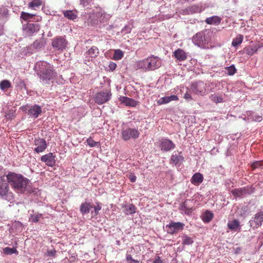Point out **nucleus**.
<instances>
[{
    "instance_id": "nucleus-19",
    "label": "nucleus",
    "mask_w": 263,
    "mask_h": 263,
    "mask_svg": "<svg viewBox=\"0 0 263 263\" xmlns=\"http://www.w3.org/2000/svg\"><path fill=\"white\" fill-rule=\"evenodd\" d=\"M174 146V144L170 140L162 139L161 142L160 147L161 150L168 151L173 148Z\"/></svg>"
},
{
    "instance_id": "nucleus-4",
    "label": "nucleus",
    "mask_w": 263,
    "mask_h": 263,
    "mask_svg": "<svg viewBox=\"0 0 263 263\" xmlns=\"http://www.w3.org/2000/svg\"><path fill=\"white\" fill-rule=\"evenodd\" d=\"M209 86L208 84L202 81L194 82L191 85L190 91L195 95L204 96L207 93Z\"/></svg>"
},
{
    "instance_id": "nucleus-41",
    "label": "nucleus",
    "mask_w": 263,
    "mask_h": 263,
    "mask_svg": "<svg viewBox=\"0 0 263 263\" xmlns=\"http://www.w3.org/2000/svg\"><path fill=\"white\" fill-rule=\"evenodd\" d=\"M86 143L90 147H91L96 146L98 144V142L95 141L91 138L87 139Z\"/></svg>"
},
{
    "instance_id": "nucleus-2",
    "label": "nucleus",
    "mask_w": 263,
    "mask_h": 263,
    "mask_svg": "<svg viewBox=\"0 0 263 263\" xmlns=\"http://www.w3.org/2000/svg\"><path fill=\"white\" fill-rule=\"evenodd\" d=\"M37 74L44 83H48L55 77V72L51 64L43 61L39 64Z\"/></svg>"
},
{
    "instance_id": "nucleus-34",
    "label": "nucleus",
    "mask_w": 263,
    "mask_h": 263,
    "mask_svg": "<svg viewBox=\"0 0 263 263\" xmlns=\"http://www.w3.org/2000/svg\"><path fill=\"white\" fill-rule=\"evenodd\" d=\"M42 5L41 0H32L28 4V7L30 8L35 9L36 7H39Z\"/></svg>"
},
{
    "instance_id": "nucleus-5",
    "label": "nucleus",
    "mask_w": 263,
    "mask_h": 263,
    "mask_svg": "<svg viewBox=\"0 0 263 263\" xmlns=\"http://www.w3.org/2000/svg\"><path fill=\"white\" fill-rule=\"evenodd\" d=\"M263 222V211H258L249 220V226L256 229L261 226Z\"/></svg>"
},
{
    "instance_id": "nucleus-15",
    "label": "nucleus",
    "mask_w": 263,
    "mask_h": 263,
    "mask_svg": "<svg viewBox=\"0 0 263 263\" xmlns=\"http://www.w3.org/2000/svg\"><path fill=\"white\" fill-rule=\"evenodd\" d=\"M5 176H0V195L4 196L6 195L9 191L8 184L5 181Z\"/></svg>"
},
{
    "instance_id": "nucleus-43",
    "label": "nucleus",
    "mask_w": 263,
    "mask_h": 263,
    "mask_svg": "<svg viewBox=\"0 0 263 263\" xmlns=\"http://www.w3.org/2000/svg\"><path fill=\"white\" fill-rule=\"evenodd\" d=\"M180 159V157L179 156H177L176 154H173L172 156L171 161L175 164L178 163Z\"/></svg>"
},
{
    "instance_id": "nucleus-52",
    "label": "nucleus",
    "mask_w": 263,
    "mask_h": 263,
    "mask_svg": "<svg viewBox=\"0 0 263 263\" xmlns=\"http://www.w3.org/2000/svg\"><path fill=\"white\" fill-rule=\"evenodd\" d=\"M126 258L127 261H136V260L133 258L132 256L130 254H126Z\"/></svg>"
},
{
    "instance_id": "nucleus-62",
    "label": "nucleus",
    "mask_w": 263,
    "mask_h": 263,
    "mask_svg": "<svg viewBox=\"0 0 263 263\" xmlns=\"http://www.w3.org/2000/svg\"><path fill=\"white\" fill-rule=\"evenodd\" d=\"M135 263H139V261L138 260H136V261H134Z\"/></svg>"
},
{
    "instance_id": "nucleus-8",
    "label": "nucleus",
    "mask_w": 263,
    "mask_h": 263,
    "mask_svg": "<svg viewBox=\"0 0 263 263\" xmlns=\"http://www.w3.org/2000/svg\"><path fill=\"white\" fill-rule=\"evenodd\" d=\"M40 29V26L37 24L27 23L23 26V30L26 35L32 36L34 33L37 32Z\"/></svg>"
},
{
    "instance_id": "nucleus-6",
    "label": "nucleus",
    "mask_w": 263,
    "mask_h": 263,
    "mask_svg": "<svg viewBox=\"0 0 263 263\" xmlns=\"http://www.w3.org/2000/svg\"><path fill=\"white\" fill-rule=\"evenodd\" d=\"M22 109L24 111L27 110L28 115L34 118H37L42 112L41 107L37 105H34L30 107L28 105L23 106L22 107Z\"/></svg>"
},
{
    "instance_id": "nucleus-1",
    "label": "nucleus",
    "mask_w": 263,
    "mask_h": 263,
    "mask_svg": "<svg viewBox=\"0 0 263 263\" xmlns=\"http://www.w3.org/2000/svg\"><path fill=\"white\" fill-rule=\"evenodd\" d=\"M6 177L8 182L15 191L24 193L27 190L29 180L22 175L9 172Z\"/></svg>"
},
{
    "instance_id": "nucleus-54",
    "label": "nucleus",
    "mask_w": 263,
    "mask_h": 263,
    "mask_svg": "<svg viewBox=\"0 0 263 263\" xmlns=\"http://www.w3.org/2000/svg\"><path fill=\"white\" fill-rule=\"evenodd\" d=\"M117 65L114 63H110L109 65L110 70H114L116 69Z\"/></svg>"
},
{
    "instance_id": "nucleus-24",
    "label": "nucleus",
    "mask_w": 263,
    "mask_h": 263,
    "mask_svg": "<svg viewBox=\"0 0 263 263\" xmlns=\"http://www.w3.org/2000/svg\"><path fill=\"white\" fill-rule=\"evenodd\" d=\"M92 208V205L89 202H85L81 204L80 211L81 213L84 215L89 212L90 210Z\"/></svg>"
},
{
    "instance_id": "nucleus-35",
    "label": "nucleus",
    "mask_w": 263,
    "mask_h": 263,
    "mask_svg": "<svg viewBox=\"0 0 263 263\" xmlns=\"http://www.w3.org/2000/svg\"><path fill=\"white\" fill-rule=\"evenodd\" d=\"M11 87V83L8 80H3L0 83V88L2 90H5V89L10 88Z\"/></svg>"
},
{
    "instance_id": "nucleus-53",
    "label": "nucleus",
    "mask_w": 263,
    "mask_h": 263,
    "mask_svg": "<svg viewBox=\"0 0 263 263\" xmlns=\"http://www.w3.org/2000/svg\"><path fill=\"white\" fill-rule=\"evenodd\" d=\"M136 176L134 174H131L129 176V179L132 182H135L136 180Z\"/></svg>"
},
{
    "instance_id": "nucleus-22",
    "label": "nucleus",
    "mask_w": 263,
    "mask_h": 263,
    "mask_svg": "<svg viewBox=\"0 0 263 263\" xmlns=\"http://www.w3.org/2000/svg\"><path fill=\"white\" fill-rule=\"evenodd\" d=\"M178 97L176 95H172L171 96H165L162 97L157 101V103L159 105L168 103L173 101L178 100Z\"/></svg>"
},
{
    "instance_id": "nucleus-56",
    "label": "nucleus",
    "mask_w": 263,
    "mask_h": 263,
    "mask_svg": "<svg viewBox=\"0 0 263 263\" xmlns=\"http://www.w3.org/2000/svg\"><path fill=\"white\" fill-rule=\"evenodd\" d=\"M153 263H163V261L159 256H157Z\"/></svg>"
},
{
    "instance_id": "nucleus-29",
    "label": "nucleus",
    "mask_w": 263,
    "mask_h": 263,
    "mask_svg": "<svg viewBox=\"0 0 263 263\" xmlns=\"http://www.w3.org/2000/svg\"><path fill=\"white\" fill-rule=\"evenodd\" d=\"M236 72V69L234 65L224 67V72L229 76H233Z\"/></svg>"
},
{
    "instance_id": "nucleus-60",
    "label": "nucleus",
    "mask_w": 263,
    "mask_h": 263,
    "mask_svg": "<svg viewBox=\"0 0 263 263\" xmlns=\"http://www.w3.org/2000/svg\"><path fill=\"white\" fill-rule=\"evenodd\" d=\"M191 193V192H189L188 191H186V192L183 194V196H184V197H186V195L187 196H189V194Z\"/></svg>"
},
{
    "instance_id": "nucleus-49",
    "label": "nucleus",
    "mask_w": 263,
    "mask_h": 263,
    "mask_svg": "<svg viewBox=\"0 0 263 263\" xmlns=\"http://www.w3.org/2000/svg\"><path fill=\"white\" fill-rule=\"evenodd\" d=\"M184 98L186 99V101H189L192 99L191 95L188 92H186L184 96Z\"/></svg>"
},
{
    "instance_id": "nucleus-44",
    "label": "nucleus",
    "mask_w": 263,
    "mask_h": 263,
    "mask_svg": "<svg viewBox=\"0 0 263 263\" xmlns=\"http://www.w3.org/2000/svg\"><path fill=\"white\" fill-rule=\"evenodd\" d=\"M261 161H255L252 163L251 167L253 168H256L259 167L261 166Z\"/></svg>"
},
{
    "instance_id": "nucleus-12",
    "label": "nucleus",
    "mask_w": 263,
    "mask_h": 263,
    "mask_svg": "<svg viewBox=\"0 0 263 263\" xmlns=\"http://www.w3.org/2000/svg\"><path fill=\"white\" fill-rule=\"evenodd\" d=\"M241 118L248 122L255 121L259 122L262 120L261 116L257 115L251 110L246 111L245 114L242 115Z\"/></svg>"
},
{
    "instance_id": "nucleus-14",
    "label": "nucleus",
    "mask_w": 263,
    "mask_h": 263,
    "mask_svg": "<svg viewBox=\"0 0 263 263\" xmlns=\"http://www.w3.org/2000/svg\"><path fill=\"white\" fill-rule=\"evenodd\" d=\"M41 160L49 166H53L55 163V156L52 153L42 156Z\"/></svg>"
},
{
    "instance_id": "nucleus-27",
    "label": "nucleus",
    "mask_w": 263,
    "mask_h": 263,
    "mask_svg": "<svg viewBox=\"0 0 263 263\" xmlns=\"http://www.w3.org/2000/svg\"><path fill=\"white\" fill-rule=\"evenodd\" d=\"M243 35L241 34H238L236 36V37L233 39L232 45L234 47H236L241 44V43L243 41Z\"/></svg>"
},
{
    "instance_id": "nucleus-59",
    "label": "nucleus",
    "mask_w": 263,
    "mask_h": 263,
    "mask_svg": "<svg viewBox=\"0 0 263 263\" xmlns=\"http://www.w3.org/2000/svg\"><path fill=\"white\" fill-rule=\"evenodd\" d=\"M4 34V27L0 25V36Z\"/></svg>"
},
{
    "instance_id": "nucleus-9",
    "label": "nucleus",
    "mask_w": 263,
    "mask_h": 263,
    "mask_svg": "<svg viewBox=\"0 0 263 263\" xmlns=\"http://www.w3.org/2000/svg\"><path fill=\"white\" fill-rule=\"evenodd\" d=\"M231 193L235 198H243L245 195L252 193L251 187L247 186L241 188L235 189L231 191Z\"/></svg>"
},
{
    "instance_id": "nucleus-58",
    "label": "nucleus",
    "mask_w": 263,
    "mask_h": 263,
    "mask_svg": "<svg viewBox=\"0 0 263 263\" xmlns=\"http://www.w3.org/2000/svg\"><path fill=\"white\" fill-rule=\"evenodd\" d=\"M186 58V53L182 50V61L185 60Z\"/></svg>"
},
{
    "instance_id": "nucleus-33",
    "label": "nucleus",
    "mask_w": 263,
    "mask_h": 263,
    "mask_svg": "<svg viewBox=\"0 0 263 263\" xmlns=\"http://www.w3.org/2000/svg\"><path fill=\"white\" fill-rule=\"evenodd\" d=\"M35 15L27 12L22 11L21 14L20 18L25 21H29Z\"/></svg>"
},
{
    "instance_id": "nucleus-26",
    "label": "nucleus",
    "mask_w": 263,
    "mask_h": 263,
    "mask_svg": "<svg viewBox=\"0 0 263 263\" xmlns=\"http://www.w3.org/2000/svg\"><path fill=\"white\" fill-rule=\"evenodd\" d=\"M124 208V213L126 215L133 214L136 213V208L133 204L125 205Z\"/></svg>"
},
{
    "instance_id": "nucleus-61",
    "label": "nucleus",
    "mask_w": 263,
    "mask_h": 263,
    "mask_svg": "<svg viewBox=\"0 0 263 263\" xmlns=\"http://www.w3.org/2000/svg\"><path fill=\"white\" fill-rule=\"evenodd\" d=\"M248 208L246 206H244L242 207V210H243L245 212H246L247 211Z\"/></svg>"
},
{
    "instance_id": "nucleus-32",
    "label": "nucleus",
    "mask_w": 263,
    "mask_h": 263,
    "mask_svg": "<svg viewBox=\"0 0 263 263\" xmlns=\"http://www.w3.org/2000/svg\"><path fill=\"white\" fill-rule=\"evenodd\" d=\"M188 200H185L183 203H182V211H184L185 213L187 215H190L193 211L192 207H187V202Z\"/></svg>"
},
{
    "instance_id": "nucleus-38",
    "label": "nucleus",
    "mask_w": 263,
    "mask_h": 263,
    "mask_svg": "<svg viewBox=\"0 0 263 263\" xmlns=\"http://www.w3.org/2000/svg\"><path fill=\"white\" fill-rule=\"evenodd\" d=\"M123 57V52L120 49H117L115 51L114 54L113 55V59L115 60H121Z\"/></svg>"
},
{
    "instance_id": "nucleus-47",
    "label": "nucleus",
    "mask_w": 263,
    "mask_h": 263,
    "mask_svg": "<svg viewBox=\"0 0 263 263\" xmlns=\"http://www.w3.org/2000/svg\"><path fill=\"white\" fill-rule=\"evenodd\" d=\"M190 11L192 13H196L199 12V8L196 6H193L190 8Z\"/></svg>"
},
{
    "instance_id": "nucleus-17",
    "label": "nucleus",
    "mask_w": 263,
    "mask_h": 263,
    "mask_svg": "<svg viewBox=\"0 0 263 263\" xmlns=\"http://www.w3.org/2000/svg\"><path fill=\"white\" fill-rule=\"evenodd\" d=\"M181 228L180 222H171L169 224H167L165 227L166 231L167 233L170 234H173L179 231Z\"/></svg>"
},
{
    "instance_id": "nucleus-21",
    "label": "nucleus",
    "mask_w": 263,
    "mask_h": 263,
    "mask_svg": "<svg viewBox=\"0 0 263 263\" xmlns=\"http://www.w3.org/2000/svg\"><path fill=\"white\" fill-rule=\"evenodd\" d=\"M203 180V176L200 173H195L191 178V182L195 185L198 186Z\"/></svg>"
},
{
    "instance_id": "nucleus-63",
    "label": "nucleus",
    "mask_w": 263,
    "mask_h": 263,
    "mask_svg": "<svg viewBox=\"0 0 263 263\" xmlns=\"http://www.w3.org/2000/svg\"><path fill=\"white\" fill-rule=\"evenodd\" d=\"M99 10L101 11L102 10V9L101 8H99Z\"/></svg>"
},
{
    "instance_id": "nucleus-30",
    "label": "nucleus",
    "mask_w": 263,
    "mask_h": 263,
    "mask_svg": "<svg viewBox=\"0 0 263 263\" xmlns=\"http://www.w3.org/2000/svg\"><path fill=\"white\" fill-rule=\"evenodd\" d=\"M137 67L138 68L144 69L145 70H149L147 59H145L143 60L139 61L137 63Z\"/></svg>"
},
{
    "instance_id": "nucleus-37",
    "label": "nucleus",
    "mask_w": 263,
    "mask_h": 263,
    "mask_svg": "<svg viewBox=\"0 0 263 263\" xmlns=\"http://www.w3.org/2000/svg\"><path fill=\"white\" fill-rule=\"evenodd\" d=\"M3 252L4 254L6 255H10L12 254H18V252L17 250L15 248H9V247H6L4 248L3 249Z\"/></svg>"
},
{
    "instance_id": "nucleus-25",
    "label": "nucleus",
    "mask_w": 263,
    "mask_h": 263,
    "mask_svg": "<svg viewBox=\"0 0 263 263\" xmlns=\"http://www.w3.org/2000/svg\"><path fill=\"white\" fill-rule=\"evenodd\" d=\"M214 217L213 213L210 211H206L202 215V219L204 223L210 222Z\"/></svg>"
},
{
    "instance_id": "nucleus-55",
    "label": "nucleus",
    "mask_w": 263,
    "mask_h": 263,
    "mask_svg": "<svg viewBox=\"0 0 263 263\" xmlns=\"http://www.w3.org/2000/svg\"><path fill=\"white\" fill-rule=\"evenodd\" d=\"M81 4L83 5V6H86L89 3V0H80Z\"/></svg>"
},
{
    "instance_id": "nucleus-64",
    "label": "nucleus",
    "mask_w": 263,
    "mask_h": 263,
    "mask_svg": "<svg viewBox=\"0 0 263 263\" xmlns=\"http://www.w3.org/2000/svg\"><path fill=\"white\" fill-rule=\"evenodd\" d=\"M99 14L98 15V14H97V15H96V16L98 17V16H99Z\"/></svg>"
},
{
    "instance_id": "nucleus-18",
    "label": "nucleus",
    "mask_w": 263,
    "mask_h": 263,
    "mask_svg": "<svg viewBox=\"0 0 263 263\" xmlns=\"http://www.w3.org/2000/svg\"><path fill=\"white\" fill-rule=\"evenodd\" d=\"M227 226L229 230L234 232H239L241 229L240 222L237 219H234L232 221H229L227 224Z\"/></svg>"
},
{
    "instance_id": "nucleus-20",
    "label": "nucleus",
    "mask_w": 263,
    "mask_h": 263,
    "mask_svg": "<svg viewBox=\"0 0 263 263\" xmlns=\"http://www.w3.org/2000/svg\"><path fill=\"white\" fill-rule=\"evenodd\" d=\"M121 103L124 104L126 106L131 107H135L137 105V102L132 98H130L125 96H121L119 98Z\"/></svg>"
},
{
    "instance_id": "nucleus-11",
    "label": "nucleus",
    "mask_w": 263,
    "mask_h": 263,
    "mask_svg": "<svg viewBox=\"0 0 263 263\" xmlns=\"http://www.w3.org/2000/svg\"><path fill=\"white\" fill-rule=\"evenodd\" d=\"M66 40L62 36H58L52 40V46L58 50H63L67 46Z\"/></svg>"
},
{
    "instance_id": "nucleus-23",
    "label": "nucleus",
    "mask_w": 263,
    "mask_h": 263,
    "mask_svg": "<svg viewBox=\"0 0 263 263\" xmlns=\"http://www.w3.org/2000/svg\"><path fill=\"white\" fill-rule=\"evenodd\" d=\"M221 21V18L217 15H214L207 17L205 20L206 24L213 25H218Z\"/></svg>"
},
{
    "instance_id": "nucleus-28",
    "label": "nucleus",
    "mask_w": 263,
    "mask_h": 263,
    "mask_svg": "<svg viewBox=\"0 0 263 263\" xmlns=\"http://www.w3.org/2000/svg\"><path fill=\"white\" fill-rule=\"evenodd\" d=\"M63 14L65 17L71 20H74L77 17V14L71 10H67L64 11Z\"/></svg>"
},
{
    "instance_id": "nucleus-3",
    "label": "nucleus",
    "mask_w": 263,
    "mask_h": 263,
    "mask_svg": "<svg viewBox=\"0 0 263 263\" xmlns=\"http://www.w3.org/2000/svg\"><path fill=\"white\" fill-rule=\"evenodd\" d=\"M210 41L209 32L206 30L197 33L192 39L193 43L201 48H208Z\"/></svg>"
},
{
    "instance_id": "nucleus-39",
    "label": "nucleus",
    "mask_w": 263,
    "mask_h": 263,
    "mask_svg": "<svg viewBox=\"0 0 263 263\" xmlns=\"http://www.w3.org/2000/svg\"><path fill=\"white\" fill-rule=\"evenodd\" d=\"M42 217V214H34L30 216L29 221L31 222H37Z\"/></svg>"
},
{
    "instance_id": "nucleus-50",
    "label": "nucleus",
    "mask_w": 263,
    "mask_h": 263,
    "mask_svg": "<svg viewBox=\"0 0 263 263\" xmlns=\"http://www.w3.org/2000/svg\"><path fill=\"white\" fill-rule=\"evenodd\" d=\"M56 251L55 250H52L50 251H48L47 254L48 256H54L55 255Z\"/></svg>"
},
{
    "instance_id": "nucleus-13",
    "label": "nucleus",
    "mask_w": 263,
    "mask_h": 263,
    "mask_svg": "<svg viewBox=\"0 0 263 263\" xmlns=\"http://www.w3.org/2000/svg\"><path fill=\"white\" fill-rule=\"evenodd\" d=\"M34 142V144L35 146L34 151L36 153L43 152L47 148V145L45 139L43 138H39L35 139Z\"/></svg>"
},
{
    "instance_id": "nucleus-45",
    "label": "nucleus",
    "mask_w": 263,
    "mask_h": 263,
    "mask_svg": "<svg viewBox=\"0 0 263 263\" xmlns=\"http://www.w3.org/2000/svg\"><path fill=\"white\" fill-rule=\"evenodd\" d=\"M175 57L178 60H181V49H178L177 50H176L174 53Z\"/></svg>"
},
{
    "instance_id": "nucleus-46",
    "label": "nucleus",
    "mask_w": 263,
    "mask_h": 263,
    "mask_svg": "<svg viewBox=\"0 0 263 263\" xmlns=\"http://www.w3.org/2000/svg\"><path fill=\"white\" fill-rule=\"evenodd\" d=\"M14 113L13 110H9L6 115V118L8 119H11L14 116Z\"/></svg>"
},
{
    "instance_id": "nucleus-42",
    "label": "nucleus",
    "mask_w": 263,
    "mask_h": 263,
    "mask_svg": "<svg viewBox=\"0 0 263 263\" xmlns=\"http://www.w3.org/2000/svg\"><path fill=\"white\" fill-rule=\"evenodd\" d=\"M245 50L248 55L251 56L257 51V49L255 48H246Z\"/></svg>"
},
{
    "instance_id": "nucleus-51",
    "label": "nucleus",
    "mask_w": 263,
    "mask_h": 263,
    "mask_svg": "<svg viewBox=\"0 0 263 263\" xmlns=\"http://www.w3.org/2000/svg\"><path fill=\"white\" fill-rule=\"evenodd\" d=\"M101 209V206L98 203L95 206H94V210L96 214H98V212Z\"/></svg>"
},
{
    "instance_id": "nucleus-16",
    "label": "nucleus",
    "mask_w": 263,
    "mask_h": 263,
    "mask_svg": "<svg viewBox=\"0 0 263 263\" xmlns=\"http://www.w3.org/2000/svg\"><path fill=\"white\" fill-rule=\"evenodd\" d=\"M149 70H154L160 66V62L157 58L151 57L147 58Z\"/></svg>"
},
{
    "instance_id": "nucleus-10",
    "label": "nucleus",
    "mask_w": 263,
    "mask_h": 263,
    "mask_svg": "<svg viewBox=\"0 0 263 263\" xmlns=\"http://www.w3.org/2000/svg\"><path fill=\"white\" fill-rule=\"evenodd\" d=\"M111 93L110 91H101L96 94L95 101L98 104H102L110 99Z\"/></svg>"
},
{
    "instance_id": "nucleus-7",
    "label": "nucleus",
    "mask_w": 263,
    "mask_h": 263,
    "mask_svg": "<svg viewBox=\"0 0 263 263\" xmlns=\"http://www.w3.org/2000/svg\"><path fill=\"white\" fill-rule=\"evenodd\" d=\"M139 132L135 128H128L121 133L122 138L124 141H127L130 139H137L139 136Z\"/></svg>"
},
{
    "instance_id": "nucleus-57",
    "label": "nucleus",
    "mask_w": 263,
    "mask_h": 263,
    "mask_svg": "<svg viewBox=\"0 0 263 263\" xmlns=\"http://www.w3.org/2000/svg\"><path fill=\"white\" fill-rule=\"evenodd\" d=\"M218 152V149H216L215 147H214L213 149H211V154L212 155H215L216 154V153H217Z\"/></svg>"
},
{
    "instance_id": "nucleus-36",
    "label": "nucleus",
    "mask_w": 263,
    "mask_h": 263,
    "mask_svg": "<svg viewBox=\"0 0 263 263\" xmlns=\"http://www.w3.org/2000/svg\"><path fill=\"white\" fill-rule=\"evenodd\" d=\"M210 99L212 101L216 103L223 102V99L221 96L217 94L211 95L210 96Z\"/></svg>"
},
{
    "instance_id": "nucleus-40",
    "label": "nucleus",
    "mask_w": 263,
    "mask_h": 263,
    "mask_svg": "<svg viewBox=\"0 0 263 263\" xmlns=\"http://www.w3.org/2000/svg\"><path fill=\"white\" fill-rule=\"evenodd\" d=\"M182 241H183V243L184 245H191L193 242V239L191 237H189L186 235L183 236L182 237Z\"/></svg>"
},
{
    "instance_id": "nucleus-48",
    "label": "nucleus",
    "mask_w": 263,
    "mask_h": 263,
    "mask_svg": "<svg viewBox=\"0 0 263 263\" xmlns=\"http://www.w3.org/2000/svg\"><path fill=\"white\" fill-rule=\"evenodd\" d=\"M17 86H19L21 88H23V87H25L26 84L24 80L20 79L18 82L17 83Z\"/></svg>"
},
{
    "instance_id": "nucleus-31",
    "label": "nucleus",
    "mask_w": 263,
    "mask_h": 263,
    "mask_svg": "<svg viewBox=\"0 0 263 263\" xmlns=\"http://www.w3.org/2000/svg\"><path fill=\"white\" fill-rule=\"evenodd\" d=\"M88 54L92 58L97 57L99 53L98 48L96 46H92L88 51Z\"/></svg>"
}]
</instances>
